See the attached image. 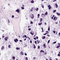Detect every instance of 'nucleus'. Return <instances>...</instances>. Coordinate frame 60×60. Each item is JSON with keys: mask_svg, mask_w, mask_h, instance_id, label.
<instances>
[{"mask_svg": "<svg viewBox=\"0 0 60 60\" xmlns=\"http://www.w3.org/2000/svg\"><path fill=\"white\" fill-rule=\"evenodd\" d=\"M30 17L32 19H33L34 18V15L33 14H31L30 15Z\"/></svg>", "mask_w": 60, "mask_h": 60, "instance_id": "f257e3e1", "label": "nucleus"}, {"mask_svg": "<svg viewBox=\"0 0 60 60\" xmlns=\"http://www.w3.org/2000/svg\"><path fill=\"white\" fill-rule=\"evenodd\" d=\"M48 7L49 8V10H50L51 8H52L50 6V5H48Z\"/></svg>", "mask_w": 60, "mask_h": 60, "instance_id": "f03ea898", "label": "nucleus"}, {"mask_svg": "<svg viewBox=\"0 0 60 60\" xmlns=\"http://www.w3.org/2000/svg\"><path fill=\"white\" fill-rule=\"evenodd\" d=\"M14 41L15 42H17V41H19V40L17 39H15L14 40Z\"/></svg>", "mask_w": 60, "mask_h": 60, "instance_id": "7ed1b4c3", "label": "nucleus"}, {"mask_svg": "<svg viewBox=\"0 0 60 60\" xmlns=\"http://www.w3.org/2000/svg\"><path fill=\"white\" fill-rule=\"evenodd\" d=\"M9 38L8 37H5L4 38V39L6 41H7L8 39Z\"/></svg>", "mask_w": 60, "mask_h": 60, "instance_id": "20e7f679", "label": "nucleus"}, {"mask_svg": "<svg viewBox=\"0 0 60 60\" xmlns=\"http://www.w3.org/2000/svg\"><path fill=\"white\" fill-rule=\"evenodd\" d=\"M37 41L38 43V44H39L40 42V40L39 39L37 40Z\"/></svg>", "mask_w": 60, "mask_h": 60, "instance_id": "39448f33", "label": "nucleus"}, {"mask_svg": "<svg viewBox=\"0 0 60 60\" xmlns=\"http://www.w3.org/2000/svg\"><path fill=\"white\" fill-rule=\"evenodd\" d=\"M41 16L42 17H44L45 16V14H44L43 13L42 14Z\"/></svg>", "mask_w": 60, "mask_h": 60, "instance_id": "423d86ee", "label": "nucleus"}, {"mask_svg": "<svg viewBox=\"0 0 60 60\" xmlns=\"http://www.w3.org/2000/svg\"><path fill=\"white\" fill-rule=\"evenodd\" d=\"M20 53L21 55H24V54L23 53V52H20Z\"/></svg>", "mask_w": 60, "mask_h": 60, "instance_id": "0eeeda50", "label": "nucleus"}, {"mask_svg": "<svg viewBox=\"0 0 60 60\" xmlns=\"http://www.w3.org/2000/svg\"><path fill=\"white\" fill-rule=\"evenodd\" d=\"M15 11H16V12H19V9H18L16 10Z\"/></svg>", "mask_w": 60, "mask_h": 60, "instance_id": "6e6552de", "label": "nucleus"}, {"mask_svg": "<svg viewBox=\"0 0 60 60\" xmlns=\"http://www.w3.org/2000/svg\"><path fill=\"white\" fill-rule=\"evenodd\" d=\"M42 38L43 39H45L46 38V37L45 36H43L42 37Z\"/></svg>", "mask_w": 60, "mask_h": 60, "instance_id": "1a4fd4ad", "label": "nucleus"}, {"mask_svg": "<svg viewBox=\"0 0 60 60\" xmlns=\"http://www.w3.org/2000/svg\"><path fill=\"white\" fill-rule=\"evenodd\" d=\"M55 6L56 7V8H57L58 7V5L57 4H55Z\"/></svg>", "mask_w": 60, "mask_h": 60, "instance_id": "9d476101", "label": "nucleus"}, {"mask_svg": "<svg viewBox=\"0 0 60 60\" xmlns=\"http://www.w3.org/2000/svg\"><path fill=\"white\" fill-rule=\"evenodd\" d=\"M30 2L31 3L33 4L34 3V0H32V1H31Z\"/></svg>", "mask_w": 60, "mask_h": 60, "instance_id": "9b49d317", "label": "nucleus"}, {"mask_svg": "<svg viewBox=\"0 0 60 60\" xmlns=\"http://www.w3.org/2000/svg\"><path fill=\"white\" fill-rule=\"evenodd\" d=\"M43 46L45 48H46V45L45 44H43Z\"/></svg>", "mask_w": 60, "mask_h": 60, "instance_id": "f8f14e48", "label": "nucleus"}, {"mask_svg": "<svg viewBox=\"0 0 60 60\" xmlns=\"http://www.w3.org/2000/svg\"><path fill=\"white\" fill-rule=\"evenodd\" d=\"M56 14L58 15V16H60V13L58 12H57L56 13Z\"/></svg>", "mask_w": 60, "mask_h": 60, "instance_id": "ddd939ff", "label": "nucleus"}, {"mask_svg": "<svg viewBox=\"0 0 60 60\" xmlns=\"http://www.w3.org/2000/svg\"><path fill=\"white\" fill-rule=\"evenodd\" d=\"M30 34L32 35H34V33H33L32 32H30Z\"/></svg>", "mask_w": 60, "mask_h": 60, "instance_id": "4468645a", "label": "nucleus"}, {"mask_svg": "<svg viewBox=\"0 0 60 60\" xmlns=\"http://www.w3.org/2000/svg\"><path fill=\"white\" fill-rule=\"evenodd\" d=\"M4 46H2V47L1 48V49L2 50H3V49H4Z\"/></svg>", "mask_w": 60, "mask_h": 60, "instance_id": "2eb2a0df", "label": "nucleus"}, {"mask_svg": "<svg viewBox=\"0 0 60 60\" xmlns=\"http://www.w3.org/2000/svg\"><path fill=\"white\" fill-rule=\"evenodd\" d=\"M42 21V18H41L40 20V22H41Z\"/></svg>", "mask_w": 60, "mask_h": 60, "instance_id": "dca6fc26", "label": "nucleus"}, {"mask_svg": "<svg viewBox=\"0 0 60 60\" xmlns=\"http://www.w3.org/2000/svg\"><path fill=\"white\" fill-rule=\"evenodd\" d=\"M38 25H39V26H41V25H42V22H41L40 23H39L38 24Z\"/></svg>", "mask_w": 60, "mask_h": 60, "instance_id": "f3484780", "label": "nucleus"}, {"mask_svg": "<svg viewBox=\"0 0 60 60\" xmlns=\"http://www.w3.org/2000/svg\"><path fill=\"white\" fill-rule=\"evenodd\" d=\"M26 37V35H24V36H23L22 37V38H24L25 37V38Z\"/></svg>", "mask_w": 60, "mask_h": 60, "instance_id": "a211bd4d", "label": "nucleus"}, {"mask_svg": "<svg viewBox=\"0 0 60 60\" xmlns=\"http://www.w3.org/2000/svg\"><path fill=\"white\" fill-rule=\"evenodd\" d=\"M12 58L13 60H14L15 59V57L14 56H13L12 57Z\"/></svg>", "mask_w": 60, "mask_h": 60, "instance_id": "6ab92c4d", "label": "nucleus"}, {"mask_svg": "<svg viewBox=\"0 0 60 60\" xmlns=\"http://www.w3.org/2000/svg\"><path fill=\"white\" fill-rule=\"evenodd\" d=\"M40 52H43V53H44V52L43 50H41L40 51Z\"/></svg>", "mask_w": 60, "mask_h": 60, "instance_id": "aec40b11", "label": "nucleus"}, {"mask_svg": "<svg viewBox=\"0 0 60 60\" xmlns=\"http://www.w3.org/2000/svg\"><path fill=\"white\" fill-rule=\"evenodd\" d=\"M33 46H34V49H35L36 48V46H35V45H34Z\"/></svg>", "mask_w": 60, "mask_h": 60, "instance_id": "412c9836", "label": "nucleus"}, {"mask_svg": "<svg viewBox=\"0 0 60 60\" xmlns=\"http://www.w3.org/2000/svg\"><path fill=\"white\" fill-rule=\"evenodd\" d=\"M48 30L49 31H50V26H49V27L48 29Z\"/></svg>", "mask_w": 60, "mask_h": 60, "instance_id": "4be33fe9", "label": "nucleus"}, {"mask_svg": "<svg viewBox=\"0 0 60 60\" xmlns=\"http://www.w3.org/2000/svg\"><path fill=\"white\" fill-rule=\"evenodd\" d=\"M16 49L17 50H18V49H20V48H18V47L16 48Z\"/></svg>", "mask_w": 60, "mask_h": 60, "instance_id": "5701e85b", "label": "nucleus"}, {"mask_svg": "<svg viewBox=\"0 0 60 60\" xmlns=\"http://www.w3.org/2000/svg\"><path fill=\"white\" fill-rule=\"evenodd\" d=\"M38 18H39L40 17H39V16H40V14H38Z\"/></svg>", "mask_w": 60, "mask_h": 60, "instance_id": "b1692460", "label": "nucleus"}, {"mask_svg": "<svg viewBox=\"0 0 60 60\" xmlns=\"http://www.w3.org/2000/svg\"><path fill=\"white\" fill-rule=\"evenodd\" d=\"M60 47V45H58L56 47V48H59Z\"/></svg>", "mask_w": 60, "mask_h": 60, "instance_id": "393cba45", "label": "nucleus"}, {"mask_svg": "<svg viewBox=\"0 0 60 60\" xmlns=\"http://www.w3.org/2000/svg\"><path fill=\"white\" fill-rule=\"evenodd\" d=\"M30 24H33V22L32 21H31L30 22Z\"/></svg>", "mask_w": 60, "mask_h": 60, "instance_id": "a878e982", "label": "nucleus"}, {"mask_svg": "<svg viewBox=\"0 0 60 60\" xmlns=\"http://www.w3.org/2000/svg\"><path fill=\"white\" fill-rule=\"evenodd\" d=\"M21 8H22V9L23 10V9H25V8H24V7H22Z\"/></svg>", "mask_w": 60, "mask_h": 60, "instance_id": "bb28decb", "label": "nucleus"}, {"mask_svg": "<svg viewBox=\"0 0 60 60\" xmlns=\"http://www.w3.org/2000/svg\"><path fill=\"white\" fill-rule=\"evenodd\" d=\"M56 11V10H54L53 11V13H54V12H55Z\"/></svg>", "mask_w": 60, "mask_h": 60, "instance_id": "cd10ccee", "label": "nucleus"}, {"mask_svg": "<svg viewBox=\"0 0 60 60\" xmlns=\"http://www.w3.org/2000/svg\"><path fill=\"white\" fill-rule=\"evenodd\" d=\"M47 14H48V13L46 12L45 13V15H47Z\"/></svg>", "mask_w": 60, "mask_h": 60, "instance_id": "c85d7f7f", "label": "nucleus"}, {"mask_svg": "<svg viewBox=\"0 0 60 60\" xmlns=\"http://www.w3.org/2000/svg\"><path fill=\"white\" fill-rule=\"evenodd\" d=\"M41 29L42 30V32H44V31H43V28H42Z\"/></svg>", "mask_w": 60, "mask_h": 60, "instance_id": "c756f323", "label": "nucleus"}, {"mask_svg": "<svg viewBox=\"0 0 60 60\" xmlns=\"http://www.w3.org/2000/svg\"><path fill=\"white\" fill-rule=\"evenodd\" d=\"M25 59L26 60H28V58H27V57H26Z\"/></svg>", "mask_w": 60, "mask_h": 60, "instance_id": "7c9ffc66", "label": "nucleus"}, {"mask_svg": "<svg viewBox=\"0 0 60 60\" xmlns=\"http://www.w3.org/2000/svg\"><path fill=\"white\" fill-rule=\"evenodd\" d=\"M40 46H38V49H40Z\"/></svg>", "mask_w": 60, "mask_h": 60, "instance_id": "2f4dec72", "label": "nucleus"}, {"mask_svg": "<svg viewBox=\"0 0 60 60\" xmlns=\"http://www.w3.org/2000/svg\"><path fill=\"white\" fill-rule=\"evenodd\" d=\"M56 16H55L54 18H53V20H55V19H56Z\"/></svg>", "mask_w": 60, "mask_h": 60, "instance_id": "473e14b6", "label": "nucleus"}, {"mask_svg": "<svg viewBox=\"0 0 60 60\" xmlns=\"http://www.w3.org/2000/svg\"><path fill=\"white\" fill-rule=\"evenodd\" d=\"M34 42L35 43V44H37V42H36V41H34Z\"/></svg>", "mask_w": 60, "mask_h": 60, "instance_id": "72a5a7b5", "label": "nucleus"}, {"mask_svg": "<svg viewBox=\"0 0 60 60\" xmlns=\"http://www.w3.org/2000/svg\"><path fill=\"white\" fill-rule=\"evenodd\" d=\"M41 5L42 6V8H44V6H43V5L42 6V5Z\"/></svg>", "mask_w": 60, "mask_h": 60, "instance_id": "f704fd0d", "label": "nucleus"}, {"mask_svg": "<svg viewBox=\"0 0 60 60\" xmlns=\"http://www.w3.org/2000/svg\"><path fill=\"white\" fill-rule=\"evenodd\" d=\"M46 32L47 33V34H48V33H49V32H48V31H46Z\"/></svg>", "mask_w": 60, "mask_h": 60, "instance_id": "c9c22d12", "label": "nucleus"}, {"mask_svg": "<svg viewBox=\"0 0 60 60\" xmlns=\"http://www.w3.org/2000/svg\"><path fill=\"white\" fill-rule=\"evenodd\" d=\"M31 30V28H29L28 29V30L29 31H30Z\"/></svg>", "mask_w": 60, "mask_h": 60, "instance_id": "e433bc0d", "label": "nucleus"}, {"mask_svg": "<svg viewBox=\"0 0 60 60\" xmlns=\"http://www.w3.org/2000/svg\"><path fill=\"white\" fill-rule=\"evenodd\" d=\"M49 41H50V40H48V43H49Z\"/></svg>", "mask_w": 60, "mask_h": 60, "instance_id": "4c0bfd02", "label": "nucleus"}, {"mask_svg": "<svg viewBox=\"0 0 60 60\" xmlns=\"http://www.w3.org/2000/svg\"><path fill=\"white\" fill-rule=\"evenodd\" d=\"M53 32L54 33V34H55V33H56L55 31H53Z\"/></svg>", "mask_w": 60, "mask_h": 60, "instance_id": "58836bf2", "label": "nucleus"}, {"mask_svg": "<svg viewBox=\"0 0 60 60\" xmlns=\"http://www.w3.org/2000/svg\"><path fill=\"white\" fill-rule=\"evenodd\" d=\"M14 15H12V18H14Z\"/></svg>", "mask_w": 60, "mask_h": 60, "instance_id": "ea45409f", "label": "nucleus"}, {"mask_svg": "<svg viewBox=\"0 0 60 60\" xmlns=\"http://www.w3.org/2000/svg\"><path fill=\"white\" fill-rule=\"evenodd\" d=\"M38 8H37V9L36 10V11H38Z\"/></svg>", "mask_w": 60, "mask_h": 60, "instance_id": "a19ab883", "label": "nucleus"}, {"mask_svg": "<svg viewBox=\"0 0 60 60\" xmlns=\"http://www.w3.org/2000/svg\"><path fill=\"white\" fill-rule=\"evenodd\" d=\"M8 47H9V48H10V47H11V45H8Z\"/></svg>", "mask_w": 60, "mask_h": 60, "instance_id": "79ce46f5", "label": "nucleus"}, {"mask_svg": "<svg viewBox=\"0 0 60 60\" xmlns=\"http://www.w3.org/2000/svg\"><path fill=\"white\" fill-rule=\"evenodd\" d=\"M58 56H60V54H58Z\"/></svg>", "mask_w": 60, "mask_h": 60, "instance_id": "37998d69", "label": "nucleus"}, {"mask_svg": "<svg viewBox=\"0 0 60 60\" xmlns=\"http://www.w3.org/2000/svg\"><path fill=\"white\" fill-rule=\"evenodd\" d=\"M34 39L35 40H36V38H34Z\"/></svg>", "mask_w": 60, "mask_h": 60, "instance_id": "c03bdc74", "label": "nucleus"}, {"mask_svg": "<svg viewBox=\"0 0 60 60\" xmlns=\"http://www.w3.org/2000/svg\"><path fill=\"white\" fill-rule=\"evenodd\" d=\"M25 56H27V54L25 53Z\"/></svg>", "mask_w": 60, "mask_h": 60, "instance_id": "a18cd8bd", "label": "nucleus"}, {"mask_svg": "<svg viewBox=\"0 0 60 60\" xmlns=\"http://www.w3.org/2000/svg\"><path fill=\"white\" fill-rule=\"evenodd\" d=\"M8 23H10V21H9V20L8 19Z\"/></svg>", "mask_w": 60, "mask_h": 60, "instance_id": "49530a36", "label": "nucleus"}, {"mask_svg": "<svg viewBox=\"0 0 60 60\" xmlns=\"http://www.w3.org/2000/svg\"><path fill=\"white\" fill-rule=\"evenodd\" d=\"M56 41H55V42H54L53 43H54V44H55V43H56Z\"/></svg>", "mask_w": 60, "mask_h": 60, "instance_id": "de8ad7c7", "label": "nucleus"}, {"mask_svg": "<svg viewBox=\"0 0 60 60\" xmlns=\"http://www.w3.org/2000/svg\"><path fill=\"white\" fill-rule=\"evenodd\" d=\"M30 42L31 43H32V41H30Z\"/></svg>", "mask_w": 60, "mask_h": 60, "instance_id": "09e8293b", "label": "nucleus"}, {"mask_svg": "<svg viewBox=\"0 0 60 60\" xmlns=\"http://www.w3.org/2000/svg\"><path fill=\"white\" fill-rule=\"evenodd\" d=\"M36 58L35 57H34L33 58L34 59H35Z\"/></svg>", "mask_w": 60, "mask_h": 60, "instance_id": "8fccbe9b", "label": "nucleus"}, {"mask_svg": "<svg viewBox=\"0 0 60 60\" xmlns=\"http://www.w3.org/2000/svg\"><path fill=\"white\" fill-rule=\"evenodd\" d=\"M19 41H21V42H22V40H19Z\"/></svg>", "mask_w": 60, "mask_h": 60, "instance_id": "3c124183", "label": "nucleus"}, {"mask_svg": "<svg viewBox=\"0 0 60 60\" xmlns=\"http://www.w3.org/2000/svg\"><path fill=\"white\" fill-rule=\"evenodd\" d=\"M45 55H46L47 54V52H45Z\"/></svg>", "mask_w": 60, "mask_h": 60, "instance_id": "603ef678", "label": "nucleus"}, {"mask_svg": "<svg viewBox=\"0 0 60 60\" xmlns=\"http://www.w3.org/2000/svg\"><path fill=\"white\" fill-rule=\"evenodd\" d=\"M36 38L37 39H38V37L37 36L36 37Z\"/></svg>", "mask_w": 60, "mask_h": 60, "instance_id": "864d4df0", "label": "nucleus"}, {"mask_svg": "<svg viewBox=\"0 0 60 60\" xmlns=\"http://www.w3.org/2000/svg\"><path fill=\"white\" fill-rule=\"evenodd\" d=\"M58 45H59V46H60V43H58Z\"/></svg>", "mask_w": 60, "mask_h": 60, "instance_id": "5fc2aeb1", "label": "nucleus"}, {"mask_svg": "<svg viewBox=\"0 0 60 60\" xmlns=\"http://www.w3.org/2000/svg\"><path fill=\"white\" fill-rule=\"evenodd\" d=\"M45 26H46V25H47V23H46V22H45Z\"/></svg>", "mask_w": 60, "mask_h": 60, "instance_id": "6e6d98bb", "label": "nucleus"}, {"mask_svg": "<svg viewBox=\"0 0 60 60\" xmlns=\"http://www.w3.org/2000/svg\"><path fill=\"white\" fill-rule=\"evenodd\" d=\"M55 24H58V22H55Z\"/></svg>", "mask_w": 60, "mask_h": 60, "instance_id": "4d7b16f0", "label": "nucleus"}, {"mask_svg": "<svg viewBox=\"0 0 60 60\" xmlns=\"http://www.w3.org/2000/svg\"><path fill=\"white\" fill-rule=\"evenodd\" d=\"M2 38H4V36H2Z\"/></svg>", "mask_w": 60, "mask_h": 60, "instance_id": "13d9d810", "label": "nucleus"}, {"mask_svg": "<svg viewBox=\"0 0 60 60\" xmlns=\"http://www.w3.org/2000/svg\"><path fill=\"white\" fill-rule=\"evenodd\" d=\"M47 36H49H49H50V35H47Z\"/></svg>", "mask_w": 60, "mask_h": 60, "instance_id": "bf43d9fd", "label": "nucleus"}, {"mask_svg": "<svg viewBox=\"0 0 60 60\" xmlns=\"http://www.w3.org/2000/svg\"><path fill=\"white\" fill-rule=\"evenodd\" d=\"M29 39V40H30V38H29V37H28V38Z\"/></svg>", "mask_w": 60, "mask_h": 60, "instance_id": "052dcab7", "label": "nucleus"}, {"mask_svg": "<svg viewBox=\"0 0 60 60\" xmlns=\"http://www.w3.org/2000/svg\"><path fill=\"white\" fill-rule=\"evenodd\" d=\"M30 11H33L32 9H31L30 10Z\"/></svg>", "mask_w": 60, "mask_h": 60, "instance_id": "680f3d73", "label": "nucleus"}, {"mask_svg": "<svg viewBox=\"0 0 60 60\" xmlns=\"http://www.w3.org/2000/svg\"><path fill=\"white\" fill-rule=\"evenodd\" d=\"M22 6L23 7H24V5L23 4L22 5Z\"/></svg>", "mask_w": 60, "mask_h": 60, "instance_id": "e2e57ef3", "label": "nucleus"}, {"mask_svg": "<svg viewBox=\"0 0 60 60\" xmlns=\"http://www.w3.org/2000/svg\"><path fill=\"white\" fill-rule=\"evenodd\" d=\"M51 19H53V17H52L51 18Z\"/></svg>", "mask_w": 60, "mask_h": 60, "instance_id": "0e129e2a", "label": "nucleus"}, {"mask_svg": "<svg viewBox=\"0 0 60 60\" xmlns=\"http://www.w3.org/2000/svg\"><path fill=\"white\" fill-rule=\"evenodd\" d=\"M56 60H58V59L57 58H56Z\"/></svg>", "mask_w": 60, "mask_h": 60, "instance_id": "69168bd1", "label": "nucleus"}, {"mask_svg": "<svg viewBox=\"0 0 60 60\" xmlns=\"http://www.w3.org/2000/svg\"><path fill=\"white\" fill-rule=\"evenodd\" d=\"M28 38V37H26V38Z\"/></svg>", "mask_w": 60, "mask_h": 60, "instance_id": "338daca9", "label": "nucleus"}, {"mask_svg": "<svg viewBox=\"0 0 60 60\" xmlns=\"http://www.w3.org/2000/svg\"><path fill=\"white\" fill-rule=\"evenodd\" d=\"M26 38H25L24 39V41H26Z\"/></svg>", "mask_w": 60, "mask_h": 60, "instance_id": "774afa93", "label": "nucleus"}]
</instances>
